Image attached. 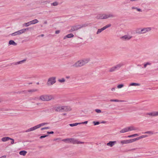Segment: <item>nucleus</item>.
Instances as JSON below:
<instances>
[{"label": "nucleus", "instance_id": "60", "mask_svg": "<svg viewBox=\"0 0 158 158\" xmlns=\"http://www.w3.org/2000/svg\"><path fill=\"white\" fill-rule=\"evenodd\" d=\"M53 131H50V134H52L53 133Z\"/></svg>", "mask_w": 158, "mask_h": 158}, {"label": "nucleus", "instance_id": "47", "mask_svg": "<svg viewBox=\"0 0 158 158\" xmlns=\"http://www.w3.org/2000/svg\"><path fill=\"white\" fill-rule=\"evenodd\" d=\"M95 111L98 113H100L101 112V111L100 109H96L95 110Z\"/></svg>", "mask_w": 158, "mask_h": 158}, {"label": "nucleus", "instance_id": "8", "mask_svg": "<svg viewBox=\"0 0 158 158\" xmlns=\"http://www.w3.org/2000/svg\"><path fill=\"white\" fill-rule=\"evenodd\" d=\"M81 29L80 25H77L73 26L71 30L70 31L71 32L77 30L79 29Z\"/></svg>", "mask_w": 158, "mask_h": 158}, {"label": "nucleus", "instance_id": "27", "mask_svg": "<svg viewBox=\"0 0 158 158\" xmlns=\"http://www.w3.org/2000/svg\"><path fill=\"white\" fill-rule=\"evenodd\" d=\"M152 63L150 62H148L143 64V68H145L148 65H152Z\"/></svg>", "mask_w": 158, "mask_h": 158}, {"label": "nucleus", "instance_id": "6", "mask_svg": "<svg viewBox=\"0 0 158 158\" xmlns=\"http://www.w3.org/2000/svg\"><path fill=\"white\" fill-rule=\"evenodd\" d=\"M39 99L43 101H48L49 100V96L47 95H42L40 96Z\"/></svg>", "mask_w": 158, "mask_h": 158}, {"label": "nucleus", "instance_id": "33", "mask_svg": "<svg viewBox=\"0 0 158 158\" xmlns=\"http://www.w3.org/2000/svg\"><path fill=\"white\" fill-rule=\"evenodd\" d=\"M148 137V135H141L140 136L137 137V140H139V139H142L143 138L147 137Z\"/></svg>", "mask_w": 158, "mask_h": 158}, {"label": "nucleus", "instance_id": "55", "mask_svg": "<svg viewBox=\"0 0 158 158\" xmlns=\"http://www.w3.org/2000/svg\"><path fill=\"white\" fill-rule=\"evenodd\" d=\"M115 90V88H113L111 89V90L112 91H114Z\"/></svg>", "mask_w": 158, "mask_h": 158}, {"label": "nucleus", "instance_id": "13", "mask_svg": "<svg viewBox=\"0 0 158 158\" xmlns=\"http://www.w3.org/2000/svg\"><path fill=\"white\" fill-rule=\"evenodd\" d=\"M56 77H52L50 78V85H52L56 82Z\"/></svg>", "mask_w": 158, "mask_h": 158}, {"label": "nucleus", "instance_id": "57", "mask_svg": "<svg viewBox=\"0 0 158 158\" xmlns=\"http://www.w3.org/2000/svg\"><path fill=\"white\" fill-rule=\"evenodd\" d=\"M6 157V156H2L0 157V158H5Z\"/></svg>", "mask_w": 158, "mask_h": 158}, {"label": "nucleus", "instance_id": "18", "mask_svg": "<svg viewBox=\"0 0 158 158\" xmlns=\"http://www.w3.org/2000/svg\"><path fill=\"white\" fill-rule=\"evenodd\" d=\"M131 9L132 10H135L136 11L139 12H142V10L141 9L135 6L132 7H131Z\"/></svg>", "mask_w": 158, "mask_h": 158}, {"label": "nucleus", "instance_id": "30", "mask_svg": "<svg viewBox=\"0 0 158 158\" xmlns=\"http://www.w3.org/2000/svg\"><path fill=\"white\" fill-rule=\"evenodd\" d=\"M140 85V84L139 83H130V85H129V86H139Z\"/></svg>", "mask_w": 158, "mask_h": 158}, {"label": "nucleus", "instance_id": "52", "mask_svg": "<svg viewBox=\"0 0 158 158\" xmlns=\"http://www.w3.org/2000/svg\"><path fill=\"white\" fill-rule=\"evenodd\" d=\"M49 128V127H44V128H42L41 129V130H45V129H48Z\"/></svg>", "mask_w": 158, "mask_h": 158}, {"label": "nucleus", "instance_id": "20", "mask_svg": "<svg viewBox=\"0 0 158 158\" xmlns=\"http://www.w3.org/2000/svg\"><path fill=\"white\" fill-rule=\"evenodd\" d=\"M138 140L137 138H134L132 139H130L127 140V144L129 143H133L135 141H136V140Z\"/></svg>", "mask_w": 158, "mask_h": 158}, {"label": "nucleus", "instance_id": "24", "mask_svg": "<svg viewBox=\"0 0 158 158\" xmlns=\"http://www.w3.org/2000/svg\"><path fill=\"white\" fill-rule=\"evenodd\" d=\"M31 25L34 24L38 23L39 22L38 20L37 19H35L32 21H30Z\"/></svg>", "mask_w": 158, "mask_h": 158}, {"label": "nucleus", "instance_id": "50", "mask_svg": "<svg viewBox=\"0 0 158 158\" xmlns=\"http://www.w3.org/2000/svg\"><path fill=\"white\" fill-rule=\"evenodd\" d=\"M10 140H11V144H13L14 143V140L13 139H12L11 138H10Z\"/></svg>", "mask_w": 158, "mask_h": 158}, {"label": "nucleus", "instance_id": "42", "mask_svg": "<svg viewBox=\"0 0 158 158\" xmlns=\"http://www.w3.org/2000/svg\"><path fill=\"white\" fill-rule=\"evenodd\" d=\"M124 86V85L123 84H121L119 85H118L117 87L118 89H120L123 88Z\"/></svg>", "mask_w": 158, "mask_h": 158}, {"label": "nucleus", "instance_id": "37", "mask_svg": "<svg viewBox=\"0 0 158 158\" xmlns=\"http://www.w3.org/2000/svg\"><path fill=\"white\" fill-rule=\"evenodd\" d=\"M30 25H31V24H30V21L28 22L27 23H25L23 24V26H25V27H28V26H30Z\"/></svg>", "mask_w": 158, "mask_h": 158}, {"label": "nucleus", "instance_id": "45", "mask_svg": "<svg viewBox=\"0 0 158 158\" xmlns=\"http://www.w3.org/2000/svg\"><path fill=\"white\" fill-rule=\"evenodd\" d=\"M111 26V24H107V25L105 26L104 27H104V28H105V30L106 28L110 27Z\"/></svg>", "mask_w": 158, "mask_h": 158}, {"label": "nucleus", "instance_id": "63", "mask_svg": "<svg viewBox=\"0 0 158 158\" xmlns=\"http://www.w3.org/2000/svg\"><path fill=\"white\" fill-rule=\"evenodd\" d=\"M101 123H106V122H105V121H102V122H101Z\"/></svg>", "mask_w": 158, "mask_h": 158}, {"label": "nucleus", "instance_id": "32", "mask_svg": "<svg viewBox=\"0 0 158 158\" xmlns=\"http://www.w3.org/2000/svg\"><path fill=\"white\" fill-rule=\"evenodd\" d=\"M58 81L60 83H64L65 81V80L64 78H62L60 79H59L58 80Z\"/></svg>", "mask_w": 158, "mask_h": 158}, {"label": "nucleus", "instance_id": "19", "mask_svg": "<svg viewBox=\"0 0 158 158\" xmlns=\"http://www.w3.org/2000/svg\"><path fill=\"white\" fill-rule=\"evenodd\" d=\"M124 64L123 63H120L115 65L116 68L117 70L119 68H120L121 67L123 66Z\"/></svg>", "mask_w": 158, "mask_h": 158}, {"label": "nucleus", "instance_id": "38", "mask_svg": "<svg viewBox=\"0 0 158 158\" xmlns=\"http://www.w3.org/2000/svg\"><path fill=\"white\" fill-rule=\"evenodd\" d=\"M78 124H80V123H74L70 124L69 125L71 127H74L76 126Z\"/></svg>", "mask_w": 158, "mask_h": 158}, {"label": "nucleus", "instance_id": "4", "mask_svg": "<svg viewBox=\"0 0 158 158\" xmlns=\"http://www.w3.org/2000/svg\"><path fill=\"white\" fill-rule=\"evenodd\" d=\"M148 117H152L158 116V111H153L151 112L147 113L146 114Z\"/></svg>", "mask_w": 158, "mask_h": 158}, {"label": "nucleus", "instance_id": "15", "mask_svg": "<svg viewBox=\"0 0 158 158\" xmlns=\"http://www.w3.org/2000/svg\"><path fill=\"white\" fill-rule=\"evenodd\" d=\"M64 112L70 111L72 110L71 108L69 106H64Z\"/></svg>", "mask_w": 158, "mask_h": 158}, {"label": "nucleus", "instance_id": "5", "mask_svg": "<svg viewBox=\"0 0 158 158\" xmlns=\"http://www.w3.org/2000/svg\"><path fill=\"white\" fill-rule=\"evenodd\" d=\"M83 65H84L81 60L76 62L73 65V66L74 67H81Z\"/></svg>", "mask_w": 158, "mask_h": 158}, {"label": "nucleus", "instance_id": "35", "mask_svg": "<svg viewBox=\"0 0 158 158\" xmlns=\"http://www.w3.org/2000/svg\"><path fill=\"white\" fill-rule=\"evenodd\" d=\"M110 102H123V101L122 100H119L118 99H110Z\"/></svg>", "mask_w": 158, "mask_h": 158}, {"label": "nucleus", "instance_id": "22", "mask_svg": "<svg viewBox=\"0 0 158 158\" xmlns=\"http://www.w3.org/2000/svg\"><path fill=\"white\" fill-rule=\"evenodd\" d=\"M26 61V60H22L17 62H16L13 63H12V64L15 65H17V64H22L25 61Z\"/></svg>", "mask_w": 158, "mask_h": 158}, {"label": "nucleus", "instance_id": "29", "mask_svg": "<svg viewBox=\"0 0 158 158\" xmlns=\"http://www.w3.org/2000/svg\"><path fill=\"white\" fill-rule=\"evenodd\" d=\"M27 153V152L25 151H22L19 152L20 155L23 156H25Z\"/></svg>", "mask_w": 158, "mask_h": 158}, {"label": "nucleus", "instance_id": "31", "mask_svg": "<svg viewBox=\"0 0 158 158\" xmlns=\"http://www.w3.org/2000/svg\"><path fill=\"white\" fill-rule=\"evenodd\" d=\"M136 33L138 34H141V28H137L136 30Z\"/></svg>", "mask_w": 158, "mask_h": 158}, {"label": "nucleus", "instance_id": "23", "mask_svg": "<svg viewBox=\"0 0 158 158\" xmlns=\"http://www.w3.org/2000/svg\"><path fill=\"white\" fill-rule=\"evenodd\" d=\"M116 69L115 66L110 68L109 69V71L110 72H112L115 71L116 70Z\"/></svg>", "mask_w": 158, "mask_h": 158}, {"label": "nucleus", "instance_id": "10", "mask_svg": "<svg viewBox=\"0 0 158 158\" xmlns=\"http://www.w3.org/2000/svg\"><path fill=\"white\" fill-rule=\"evenodd\" d=\"M72 140H71V143L73 144H80L84 143V142L78 141L77 140L75 139H74L72 138Z\"/></svg>", "mask_w": 158, "mask_h": 158}, {"label": "nucleus", "instance_id": "44", "mask_svg": "<svg viewBox=\"0 0 158 158\" xmlns=\"http://www.w3.org/2000/svg\"><path fill=\"white\" fill-rule=\"evenodd\" d=\"M144 133V134H150V135H152V134H153V132H152V131H147L145 132Z\"/></svg>", "mask_w": 158, "mask_h": 158}, {"label": "nucleus", "instance_id": "64", "mask_svg": "<svg viewBox=\"0 0 158 158\" xmlns=\"http://www.w3.org/2000/svg\"><path fill=\"white\" fill-rule=\"evenodd\" d=\"M67 38V37H66V36H65L64 38V39H65L66 38Z\"/></svg>", "mask_w": 158, "mask_h": 158}, {"label": "nucleus", "instance_id": "3", "mask_svg": "<svg viewBox=\"0 0 158 158\" xmlns=\"http://www.w3.org/2000/svg\"><path fill=\"white\" fill-rule=\"evenodd\" d=\"M29 29L28 28H27L25 29H21L19 31H16L14 33H13L11 34V35L12 36H15L17 35H21V34L24 33L27 30H28Z\"/></svg>", "mask_w": 158, "mask_h": 158}, {"label": "nucleus", "instance_id": "25", "mask_svg": "<svg viewBox=\"0 0 158 158\" xmlns=\"http://www.w3.org/2000/svg\"><path fill=\"white\" fill-rule=\"evenodd\" d=\"M89 24L88 23H85L83 24H80V26L81 28L83 27H86L88 26Z\"/></svg>", "mask_w": 158, "mask_h": 158}, {"label": "nucleus", "instance_id": "59", "mask_svg": "<svg viewBox=\"0 0 158 158\" xmlns=\"http://www.w3.org/2000/svg\"><path fill=\"white\" fill-rule=\"evenodd\" d=\"M67 139H63L62 140V141L64 142H67Z\"/></svg>", "mask_w": 158, "mask_h": 158}, {"label": "nucleus", "instance_id": "21", "mask_svg": "<svg viewBox=\"0 0 158 158\" xmlns=\"http://www.w3.org/2000/svg\"><path fill=\"white\" fill-rule=\"evenodd\" d=\"M10 139V138L8 137H3L1 139V140L3 142H5L8 141Z\"/></svg>", "mask_w": 158, "mask_h": 158}, {"label": "nucleus", "instance_id": "49", "mask_svg": "<svg viewBox=\"0 0 158 158\" xmlns=\"http://www.w3.org/2000/svg\"><path fill=\"white\" fill-rule=\"evenodd\" d=\"M67 142L68 143L70 142L71 141V140H72V138H68L67 139Z\"/></svg>", "mask_w": 158, "mask_h": 158}, {"label": "nucleus", "instance_id": "16", "mask_svg": "<svg viewBox=\"0 0 158 158\" xmlns=\"http://www.w3.org/2000/svg\"><path fill=\"white\" fill-rule=\"evenodd\" d=\"M132 37L128 35H125L122 37V39H124L125 40H128L130 39Z\"/></svg>", "mask_w": 158, "mask_h": 158}, {"label": "nucleus", "instance_id": "61", "mask_svg": "<svg viewBox=\"0 0 158 158\" xmlns=\"http://www.w3.org/2000/svg\"><path fill=\"white\" fill-rule=\"evenodd\" d=\"M44 124V125H46V124H48V123H43Z\"/></svg>", "mask_w": 158, "mask_h": 158}, {"label": "nucleus", "instance_id": "12", "mask_svg": "<svg viewBox=\"0 0 158 158\" xmlns=\"http://www.w3.org/2000/svg\"><path fill=\"white\" fill-rule=\"evenodd\" d=\"M81 60L83 64L85 65L90 61V59L89 58H86Z\"/></svg>", "mask_w": 158, "mask_h": 158}, {"label": "nucleus", "instance_id": "14", "mask_svg": "<svg viewBox=\"0 0 158 158\" xmlns=\"http://www.w3.org/2000/svg\"><path fill=\"white\" fill-rule=\"evenodd\" d=\"M38 129L37 126H35L33 127H32L30 128H29L25 132H29L30 131H34L36 129Z\"/></svg>", "mask_w": 158, "mask_h": 158}, {"label": "nucleus", "instance_id": "48", "mask_svg": "<svg viewBox=\"0 0 158 158\" xmlns=\"http://www.w3.org/2000/svg\"><path fill=\"white\" fill-rule=\"evenodd\" d=\"M87 123H88V121H85V122H82V123H80V124H86Z\"/></svg>", "mask_w": 158, "mask_h": 158}, {"label": "nucleus", "instance_id": "1", "mask_svg": "<svg viewBox=\"0 0 158 158\" xmlns=\"http://www.w3.org/2000/svg\"><path fill=\"white\" fill-rule=\"evenodd\" d=\"M115 15L112 13H109L107 14H99L97 15L96 18L97 19H106L109 18H113L115 17Z\"/></svg>", "mask_w": 158, "mask_h": 158}, {"label": "nucleus", "instance_id": "56", "mask_svg": "<svg viewBox=\"0 0 158 158\" xmlns=\"http://www.w3.org/2000/svg\"><path fill=\"white\" fill-rule=\"evenodd\" d=\"M65 78H66L67 79H69L70 78V77L69 76H66V77H65Z\"/></svg>", "mask_w": 158, "mask_h": 158}, {"label": "nucleus", "instance_id": "58", "mask_svg": "<svg viewBox=\"0 0 158 158\" xmlns=\"http://www.w3.org/2000/svg\"><path fill=\"white\" fill-rule=\"evenodd\" d=\"M127 137L128 138H131V137H133L132 135H128V136Z\"/></svg>", "mask_w": 158, "mask_h": 158}, {"label": "nucleus", "instance_id": "36", "mask_svg": "<svg viewBox=\"0 0 158 158\" xmlns=\"http://www.w3.org/2000/svg\"><path fill=\"white\" fill-rule=\"evenodd\" d=\"M38 91V89H29L28 90V92H34L37 91Z\"/></svg>", "mask_w": 158, "mask_h": 158}, {"label": "nucleus", "instance_id": "28", "mask_svg": "<svg viewBox=\"0 0 158 158\" xmlns=\"http://www.w3.org/2000/svg\"><path fill=\"white\" fill-rule=\"evenodd\" d=\"M105 28H104V27H103L102 28H101V29H98V31L96 33V34H98L101 32L102 31L105 30Z\"/></svg>", "mask_w": 158, "mask_h": 158}, {"label": "nucleus", "instance_id": "51", "mask_svg": "<svg viewBox=\"0 0 158 158\" xmlns=\"http://www.w3.org/2000/svg\"><path fill=\"white\" fill-rule=\"evenodd\" d=\"M47 136H48V135H43V136H41L40 137V139H42L43 138H44L46 137H47Z\"/></svg>", "mask_w": 158, "mask_h": 158}, {"label": "nucleus", "instance_id": "2", "mask_svg": "<svg viewBox=\"0 0 158 158\" xmlns=\"http://www.w3.org/2000/svg\"><path fill=\"white\" fill-rule=\"evenodd\" d=\"M64 106H54L51 109V112H54V110L58 112H64Z\"/></svg>", "mask_w": 158, "mask_h": 158}, {"label": "nucleus", "instance_id": "54", "mask_svg": "<svg viewBox=\"0 0 158 158\" xmlns=\"http://www.w3.org/2000/svg\"><path fill=\"white\" fill-rule=\"evenodd\" d=\"M60 32V31L59 30H56L55 31V33L56 34H58Z\"/></svg>", "mask_w": 158, "mask_h": 158}, {"label": "nucleus", "instance_id": "17", "mask_svg": "<svg viewBox=\"0 0 158 158\" xmlns=\"http://www.w3.org/2000/svg\"><path fill=\"white\" fill-rule=\"evenodd\" d=\"M129 130L128 127L124 128L120 131V132L121 133H124L126 132H128Z\"/></svg>", "mask_w": 158, "mask_h": 158}, {"label": "nucleus", "instance_id": "40", "mask_svg": "<svg viewBox=\"0 0 158 158\" xmlns=\"http://www.w3.org/2000/svg\"><path fill=\"white\" fill-rule=\"evenodd\" d=\"M58 5V3L56 2H54L52 3H51V5L54 6H57Z\"/></svg>", "mask_w": 158, "mask_h": 158}, {"label": "nucleus", "instance_id": "7", "mask_svg": "<svg viewBox=\"0 0 158 158\" xmlns=\"http://www.w3.org/2000/svg\"><path fill=\"white\" fill-rule=\"evenodd\" d=\"M152 30L151 27H147L141 28L142 34H145Z\"/></svg>", "mask_w": 158, "mask_h": 158}, {"label": "nucleus", "instance_id": "11", "mask_svg": "<svg viewBox=\"0 0 158 158\" xmlns=\"http://www.w3.org/2000/svg\"><path fill=\"white\" fill-rule=\"evenodd\" d=\"M129 130V131H136L138 129V128L133 126H130L128 127Z\"/></svg>", "mask_w": 158, "mask_h": 158}, {"label": "nucleus", "instance_id": "39", "mask_svg": "<svg viewBox=\"0 0 158 158\" xmlns=\"http://www.w3.org/2000/svg\"><path fill=\"white\" fill-rule=\"evenodd\" d=\"M74 36V35L72 34H69L66 35V37H67L68 38H71L72 37H73Z\"/></svg>", "mask_w": 158, "mask_h": 158}, {"label": "nucleus", "instance_id": "62", "mask_svg": "<svg viewBox=\"0 0 158 158\" xmlns=\"http://www.w3.org/2000/svg\"><path fill=\"white\" fill-rule=\"evenodd\" d=\"M44 34H41V35H40V36L42 37H43L44 36Z\"/></svg>", "mask_w": 158, "mask_h": 158}, {"label": "nucleus", "instance_id": "43", "mask_svg": "<svg viewBox=\"0 0 158 158\" xmlns=\"http://www.w3.org/2000/svg\"><path fill=\"white\" fill-rule=\"evenodd\" d=\"M44 125V124L43 123H41V124H39L38 125H37L36 126L38 128H40V127H41L43 126Z\"/></svg>", "mask_w": 158, "mask_h": 158}, {"label": "nucleus", "instance_id": "46", "mask_svg": "<svg viewBox=\"0 0 158 158\" xmlns=\"http://www.w3.org/2000/svg\"><path fill=\"white\" fill-rule=\"evenodd\" d=\"M93 123L94 124V125H96L99 124L100 123L98 122L94 121L93 122Z\"/></svg>", "mask_w": 158, "mask_h": 158}, {"label": "nucleus", "instance_id": "9", "mask_svg": "<svg viewBox=\"0 0 158 158\" xmlns=\"http://www.w3.org/2000/svg\"><path fill=\"white\" fill-rule=\"evenodd\" d=\"M116 141H110L106 144V145L109 147H112L116 143Z\"/></svg>", "mask_w": 158, "mask_h": 158}, {"label": "nucleus", "instance_id": "26", "mask_svg": "<svg viewBox=\"0 0 158 158\" xmlns=\"http://www.w3.org/2000/svg\"><path fill=\"white\" fill-rule=\"evenodd\" d=\"M9 44L10 45H12L14 46H16L17 45V44L13 40H10L9 41Z\"/></svg>", "mask_w": 158, "mask_h": 158}, {"label": "nucleus", "instance_id": "53", "mask_svg": "<svg viewBox=\"0 0 158 158\" xmlns=\"http://www.w3.org/2000/svg\"><path fill=\"white\" fill-rule=\"evenodd\" d=\"M132 135H133V137H134L135 136H138L139 135L138 134H135Z\"/></svg>", "mask_w": 158, "mask_h": 158}, {"label": "nucleus", "instance_id": "34", "mask_svg": "<svg viewBox=\"0 0 158 158\" xmlns=\"http://www.w3.org/2000/svg\"><path fill=\"white\" fill-rule=\"evenodd\" d=\"M56 97L55 95H50V100H53L56 99Z\"/></svg>", "mask_w": 158, "mask_h": 158}, {"label": "nucleus", "instance_id": "41", "mask_svg": "<svg viewBox=\"0 0 158 158\" xmlns=\"http://www.w3.org/2000/svg\"><path fill=\"white\" fill-rule=\"evenodd\" d=\"M120 143L122 144H127V140H122L120 141Z\"/></svg>", "mask_w": 158, "mask_h": 158}]
</instances>
